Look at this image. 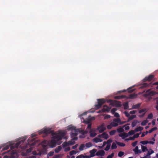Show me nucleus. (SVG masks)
Here are the masks:
<instances>
[{
	"label": "nucleus",
	"mask_w": 158,
	"mask_h": 158,
	"mask_svg": "<svg viewBox=\"0 0 158 158\" xmlns=\"http://www.w3.org/2000/svg\"><path fill=\"white\" fill-rule=\"evenodd\" d=\"M117 144L119 146L121 147H124L125 146V144L124 143H122L120 142H118L117 141H115Z\"/></svg>",
	"instance_id": "27"
},
{
	"label": "nucleus",
	"mask_w": 158,
	"mask_h": 158,
	"mask_svg": "<svg viewBox=\"0 0 158 158\" xmlns=\"http://www.w3.org/2000/svg\"><path fill=\"white\" fill-rule=\"evenodd\" d=\"M114 116L118 118L120 117L118 113L115 112L114 114Z\"/></svg>",
	"instance_id": "55"
},
{
	"label": "nucleus",
	"mask_w": 158,
	"mask_h": 158,
	"mask_svg": "<svg viewBox=\"0 0 158 158\" xmlns=\"http://www.w3.org/2000/svg\"><path fill=\"white\" fill-rule=\"evenodd\" d=\"M110 115H107L105 116L104 118H105V119H106L109 118H110Z\"/></svg>",
	"instance_id": "64"
},
{
	"label": "nucleus",
	"mask_w": 158,
	"mask_h": 158,
	"mask_svg": "<svg viewBox=\"0 0 158 158\" xmlns=\"http://www.w3.org/2000/svg\"><path fill=\"white\" fill-rule=\"evenodd\" d=\"M141 106V103H139L133 105L132 106V108L134 109H137L139 108Z\"/></svg>",
	"instance_id": "16"
},
{
	"label": "nucleus",
	"mask_w": 158,
	"mask_h": 158,
	"mask_svg": "<svg viewBox=\"0 0 158 158\" xmlns=\"http://www.w3.org/2000/svg\"><path fill=\"white\" fill-rule=\"evenodd\" d=\"M111 123L113 127H116L118 125V124L117 123L114 121L113 122H112Z\"/></svg>",
	"instance_id": "39"
},
{
	"label": "nucleus",
	"mask_w": 158,
	"mask_h": 158,
	"mask_svg": "<svg viewBox=\"0 0 158 158\" xmlns=\"http://www.w3.org/2000/svg\"><path fill=\"white\" fill-rule=\"evenodd\" d=\"M20 142H19L17 143H16L15 145V148H17L20 145Z\"/></svg>",
	"instance_id": "53"
},
{
	"label": "nucleus",
	"mask_w": 158,
	"mask_h": 158,
	"mask_svg": "<svg viewBox=\"0 0 158 158\" xmlns=\"http://www.w3.org/2000/svg\"><path fill=\"white\" fill-rule=\"evenodd\" d=\"M42 132L44 134H48L50 133L51 132V131L50 129H45L44 130L42 131Z\"/></svg>",
	"instance_id": "17"
},
{
	"label": "nucleus",
	"mask_w": 158,
	"mask_h": 158,
	"mask_svg": "<svg viewBox=\"0 0 158 158\" xmlns=\"http://www.w3.org/2000/svg\"><path fill=\"white\" fill-rule=\"evenodd\" d=\"M68 143L69 144V145H73V144H74V142H73L71 141H69L68 142Z\"/></svg>",
	"instance_id": "57"
},
{
	"label": "nucleus",
	"mask_w": 158,
	"mask_h": 158,
	"mask_svg": "<svg viewBox=\"0 0 158 158\" xmlns=\"http://www.w3.org/2000/svg\"><path fill=\"white\" fill-rule=\"evenodd\" d=\"M133 151H134L135 154H138V151H139L138 147L137 146H136L135 148L133 149Z\"/></svg>",
	"instance_id": "33"
},
{
	"label": "nucleus",
	"mask_w": 158,
	"mask_h": 158,
	"mask_svg": "<svg viewBox=\"0 0 158 158\" xmlns=\"http://www.w3.org/2000/svg\"><path fill=\"white\" fill-rule=\"evenodd\" d=\"M154 75H150L149 76L145 77L143 80V82L146 81H150L152 80L154 78Z\"/></svg>",
	"instance_id": "4"
},
{
	"label": "nucleus",
	"mask_w": 158,
	"mask_h": 158,
	"mask_svg": "<svg viewBox=\"0 0 158 158\" xmlns=\"http://www.w3.org/2000/svg\"><path fill=\"white\" fill-rule=\"evenodd\" d=\"M113 121L119 124V123L121 122V120L119 118H114L113 119Z\"/></svg>",
	"instance_id": "34"
},
{
	"label": "nucleus",
	"mask_w": 158,
	"mask_h": 158,
	"mask_svg": "<svg viewBox=\"0 0 158 158\" xmlns=\"http://www.w3.org/2000/svg\"><path fill=\"white\" fill-rule=\"evenodd\" d=\"M92 145L91 142H88L85 143V146L87 148H88L92 146Z\"/></svg>",
	"instance_id": "28"
},
{
	"label": "nucleus",
	"mask_w": 158,
	"mask_h": 158,
	"mask_svg": "<svg viewBox=\"0 0 158 158\" xmlns=\"http://www.w3.org/2000/svg\"><path fill=\"white\" fill-rule=\"evenodd\" d=\"M92 130H91L89 131V133H90V136L91 137H93L95 136L96 135V134L95 132H92Z\"/></svg>",
	"instance_id": "29"
},
{
	"label": "nucleus",
	"mask_w": 158,
	"mask_h": 158,
	"mask_svg": "<svg viewBox=\"0 0 158 158\" xmlns=\"http://www.w3.org/2000/svg\"><path fill=\"white\" fill-rule=\"evenodd\" d=\"M117 110V109L116 108H112L111 110V112L112 114H114V113H115V111Z\"/></svg>",
	"instance_id": "50"
},
{
	"label": "nucleus",
	"mask_w": 158,
	"mask_h": 158,
	"mask_svg": "<svg viewBox=\"0 0 158 158\" xmlns=\"http://www.w3.org/2000/svg\"><path fill=\"white\" fill-rule=\"evenodd\" d=\"M93 141L95 143H97L98 142H101L102 141V140L101 139L96 137L93 139Z\"/></svg>",
	"instance_id": "14"
},
{
	"label": "nucleus",
	"mask_w": 158,
	"mask_h": 158,
	"mask_svg": "<svg viewBox=\"0 0 158 158\" xmlns=\"http://www.w3.org/2000/svg\"><path fill=\"white\" fill-rule=\"evenodd\" d=\"M117 131L118 133H121L124 131V130L122 127L118 128L117 129Z\"/></svg>",
	"instance_id": "43"
},
{
	"label": "nucleus",
	"mask_w": 158,
	"mask_h": 158,
	"mask_svg": "<svg viewBox=\"0 0 158 158\" xmlns=\"http://www.w3.org/2000/svg\"><path fill=\"white\" fill-rule=\"evenodd\" d=\"M97 151V149H94L93 150H90L89 153L91 155V157H93L95 156V153Z\"/></svg>",
	"instance_id": "12"
},
{
	"label": "nucleus",
	"mask_w": 158,
	"mask_h": 158,
	"mask_svg": "<svg viewBox=\"0 0 158 158\" xmlns=\"http://www.w3.org/2000/svg\"><path fill=\"white\" fill-rule=\"evenodd\" d=\"M148 110L146 108H144L142 109H141L139 110V113H145V114L147 111Z\"/></svg>",
	"instance_id": "24"
},
{
	"label": "nucleus",
	"mask_w": 158,
	"mask_h": 158,
	"mask_svg": "<svg viewBox=\"0 0 158 158\" xmlns=\"http://www.w3.org/2000/svg\"><path fill=\"white\" fill-rule=\"evenodd\" d=\"M137 97V95L135 94L129 95V98L130 99H134L136 98Z\"/></svg>",
	"instance_id": "20"
},
{
	"label": "nucleus",
	"mask_w": 158,
	"mask_h": 158,
	"mask_svg": "<svg viewBox=\"0 0 158 158\" xmlns=\"http://www.w3.org/2000/svg\"><path fill=\"white\" fill-rule=\"evenodd\" d=\"M123 105L125 109H127L128 108V102H126L124 103Z\"/></svg>",
	"instance_id": "30"
},
{
	"label": "nucleus",
	"mask_w": 158,
	"mask_h": 158,
	"mask_svg": "<svg viewBox=\"0 0 158 158\" xmlns=\"http://www.w3.org/2000/svg\"><path fill=\"white\" fill-rule=\"evenodd\" d=\"M63 136H61L60 135H56L53 137V139H54L56 140L58 142L59 141L62 140Z\"/></svg>",
	"instance_id": "8"
},
{
	"label": "nucleus",
	"mask_w": 158,
	"mask_h": 158,
	"mask_svg": "<svg viewBox=\"0 0 158 158\" xmlns=\"http://www.w3.org/2000/svg\"><path fill=\"white\" fill-rule=\"evenodd\" d=\"M98 137H101L105 138L106 139H108L109 137L108 135L106 133L104 132L103 133L102 135H99L98 136Z\"/></svg>",
	"instance_id": "11"
},
{
	"label": "nucleus",
	"mask_w": 158,
	"mask_h": 158,
	"mask_svg": "<svg viewBox=\"0 0 158 158\" xmlns=\"http://www.w3.org/2000/svg\"><path fill=\"white\" fill-rule=\"evenodd\" d=\"M71 129L72 130H73L74 131V132H73L72 131L71 134V137H73L76 136L78 135V133L77 132V130L76 129V128L74 127H72L71 128Z\"/></svg>",
	"instance_id": "6"
},
{
	"label": "nucleus",
	"mask_w": 158,
	"mask_h": 158,
	"mask_svg": "<svg viewBox=\"0 0 158 158\" xmlns=\"http://www.w3.org/2000/svg\"><path fill=\"white\" fill-rule=\"evenodd\" d=\"M151 85V83L148 84L147 83H143L141 86V88H143L146 87L148 86H149Z\"/></svg>",
	"instance_id": "23"
},
{
	"label": "nucleus",
	"mask_w": 158,
	"mask_h": 158,
	"mask_svg": "<svg viewBox=\"0 0 158 158\" xmlns=\"http://www.w3.org/2000/svg\"><path fill=\"white\" fill-rule=\"evenodd\" d=\"M114 156V153H112L110 155H108L106 158H112Z\"/></svg>",
	"instance_id": "52"
},
{
	"label": "nucleus",
	"mask_w": 158,
	"mask_h": 158,
	"mask_svg": "<svg viewBox=\"0 0 158 158\" xmlns=\"http://www.w3.org/2000/svg\"><path fill=\"white\" fill-rule=\"evenodd\" d=\"M57 143V142L54 139H52L50 142L51 147L52 148L55 147Z\"/></svg>",
	"instance_id": "7"
},
{
	"label": "nucleus",
	"mask_w": 158,
	"mask_h": 158,
	"mask_svg": "<svg viewBox=\"0 0 158 158\" xmlns=\"http://www.w3.org/2000/svg\"><path fill=\"white\" fill-rule=\"evenodd\" d=\"M98 104L95 105V106L98 109L101 108L102 105L106 102V100L104 99H98Z\"/></svg>",
	"instance_id": "1"
},
{
	"label": "nucleus",
	"mask_w": 158,
	"mask_h": 158,
	"mask_svg": "<svg viewBox=\"0 0 158 158\" xmlns=\"http://www.w3.org/2000/svg\"><path fill=\"white\" fill-rule=\"evenodd\" d=\"M110 109V107H109L105 105L103 106V108L102 109V112H109Z\"/></svg>",
	"instance_id": "10"
},
{
	"label": "nucleus",
	"mask_w": 158,
	"mask_h": 158,
	"mask_svg": "<svg viewBox=\"0 0 158 158\" xmlns=\"http://www.w3.org/2000/svg\"><path fill=\"white\" fill-rule=\"evenodd\" d=\"M140 143L143 145H145L148 143V141H141L140 142Z\"/></svg>",
	"instance_id": "48"
},
{
	"label": "nucleus",
	"mask_w": 158,
	"mask_h": 158,
	"mask_svg": "<svg viewBox=\"0 0 158 158\" xmlns=\"http://www.w3.org/2000/svg\"><path fill=\"white\" fill-rule=\"evenodd\" d=\"M136 112V110H131L130 112V114H135Z\"/></svg>",
	"instance_id": "63"
},
{
	"label": "nucleus",
	"mask_w": 158,
	"mask_h": 158,
	"mask_svg": "<svg viewBox=\"0 0 158 158\" xmlns=\"http://www.w3.org/2000/svg\"><path fill=\"white\" fill-rule=\"evenodd\" d=\"M136 117V115H132L131 116H129L128 119V122H129L132 120L133 119L135 118Z\"/></svg>",
	"instance_id": "31"
},
{
	"label": "nucleus",
	"mask_w": 158,
	"mask_h": 158,
	"mask_svg": "<svg viewBox=\"0 0 158 158\" xmlns=\"http://www.w3.org/2000/svg\"><path fill=\"white\" fill-rule=\"evenodd\" d=\"M121 106L122 105L120 102L116 101L115 106L117 107H121Z\"/></svg>",
	"instance_id": "21"
},
{
	"label": "nucleus",
	"mask_w": 158,
	"mask_h": 158,
	"mask_svg": "<svg viewBox=\"0 0 158 158\" xmlns=\"http://www.w3.org/2000/svg\"><path fill=\"white\" fill-rule=\"evenodd\" d=\"M91 126H92V125H91V124H89L87 126V129H90V130H91Z\"/></svg>",
	"instance_id": "60"
},
{
	"label": "nucleus",
	"mask_w": 158,
	"mask_h": 158,
	"mask_svg": "<svg viewBox=\"0 0 158 158\" xmlns=\"http://www.w3.org/2000/svg\"><path fill=\"white\" fill-rule=\"evenodd\" d=\"M124 113L127 117H129L130 116V114L127 111H124Z\"/></svg>",
	"instance_id": "54"
},
{
	"label": "nucleus",
	"mask_w": 158,
	"mask_h": 158,
	"mask_svg": "<svg viewBox=\"0 0 158 158\" xmlns=\"http://www.w3.org/2000/svg\"><path fill=\"white\" fill-rule=\"evenodd\" d=\"M138 122L137 120L134 121H133L132 123H131V126L132 127H135L137 123Z\"/></svg>",
	"instance_id": "40"
},
{
	"label": "nucleus",
	"mask_w": 158,
	"mask_h": 158,
	"mask_svg": "<svg viewBox=\"0 0 158 158\" xmlns=\"http://www.w3.org/2000/svg\"><path fill=\"white\" fill-rule=\"evenodd\" d=\"M116 144V143L113 142L111 147V150H113L117 148V146Z\"/></svg>",
	"instance_id": "15"
},
{
	"label": "nucleus",
	"mask_w": 158,
	"mask_h": 158,
	"mask_svg": "<svg viewBox=\"0 0 158 158\" xmlns=\"http://www.w3.org/2000/svg\"><path fill=\"white\" fill-rule=\"evenodd\" d=\"M112 141L113 140L111 139H109L106 141L107 145L104 149L106 151H108L110 149L111 146V143L112 142Z\"/></svg>",
	"instance_id": "5"
},
{
	"label": "nucleus",
	"mask_w": 158,
	"mask_h": 158,
	"mask_svg": "<svg viewBox=\"0 0 158 158\" xmlns=\"http://www.w3.org/2000/svg\"><path fill=\"white\" fill-rule=\"evenodd\" d=\"M157 129V128L156 127H153L149 131V133H151L153 131L156 130Z\"/></svg>",
	"instance_id": "45"
},
{
	"label": "nucleus",
	"mask_w": 158,
	"mask_h": 158,
	"mask_svg": "<svg viewBox=\"0 0 158 158\" xmlns=\"http://www.w3.org/2000/svg\"><path fill=\"white\" fill-rule=\"evenodd\" d=\"M148 122V121L147 120H143L142 122L141 125L143 126H145Z\"/></svg>",
	"instance_id": "35"
},
{
	"label": "nucleus",
	"mask_w": 158,
	"mask_h": 158,
	"mask_svg": "<svg viewBox=\"0 0 158 158\" xmlns=\"http://www.w3.org/2000/svg\"><path fill=\"white\" fill-rule=\"evenodd\" d=\"M125 97V96L122 95L121 96H117L114 97V98L117 99H121L122 98H124Z\"/></svg>",
	"instance_id": "19"
},
{
	"label": "nucleus",
	"mask_w": 158,
	"mask_h": 158,
	"mask_svg": "<svg viewBox=\"0 0 158 158\" xmlns=\"http://www.w3.org/2000/svg\"><path fill=\"white\" fill-rule=\"evenodd\" d=\"M112 127H113L111 125V123H110V124L108 125L107 126V128L108 129H111Z\"/></svg>",
	"instance_id": "59"
},
{
	"label": "nucleus",
	"mask_w": 158,
	"mask_h": 158,
	"mask_svg": "<svg viewBox=\"0 0 158 158\" xmlns=\"http://www.w3.org/2000/svg\"><path fill=\"white\" fill-rule=\"evenodd\" d=\"M119 136L122 137L123 139L124 138H126L128 136V135L125 132L119 134Z\"/></svg>",
	"instance_id": "13"
},
{
	"label": "nucleus",
	"mask_w": 158,
	"mask_h": 158,
	"mask_svg": "<svg viewBox=\"0 0 158 158\" xmlns=\"http://www.w3.org/2000/svg\"><path fill=\"white\" fill-rule=\"evenodd\" d=\"M153 117V114L152 113H150L149 114L148 116V118L150 119L152 118Z\"/></svg>",
	"instance_id": "47"
},
{
	"label": "nucleus",
	"mask_w": 158,
	"mask_h": 158,
	"mask_svg": "<svg viewBox=\"0 0 158 158\" xmlns=\"http://www.w3.org/2000/svg\"><path fill=\"white\" fill-rule=\"evenodd\" d=\"M124 154V152L120 151L118 152V156L119 157H121L122 156H123Z\"/></svg>",
	"instance_id": "38"
},
{
	"label": "nucleus",
	"mask_w": 158,
	"mask_h": 158,
	"mask_svg": "<svg viewBox=\"0 0 158 158\" xmlns=\"http://www.w3.org/2000/svg\"><path fill=\"white\" fill-rule=\"evenodd\" d=\"M17 153V151L15 150H14L11 152V154L12 155H14L16 154Z\"/></svg>",
	"instance_id": "56"
},
{
	"label": "nucleus",
	"mask_w": 158,
	"mask_h": 158,
	"mask_svg": "<svg viewBox=\"0 0 158 158\" xmlns=\"http://www.w3.org/2000/svg\"><path fill=\"white\" fill-rule=\"evenodd\" d=\"M155 94V92L153 91H150V90H148L144 94V96L146 97H151L154 95Z\"/></svg>",
	"instance_id": "3"
},
{
	"label": "nucleus",
	"mask_w": 158,
	"mask_h": 158,
	"mask_svg": "<svg viewBox=\"0 0 158 158\" xmlns=\"http://www.w3.org/2000/svg\"><path fill=\"white\" fill-rule=\"evenodd\" d=\"M54 153L53 151L50 152L47 155V157L49 158V156H52Z\"/></svg>",
	"instance_id": "37"
},
{
	"label": "nucleus",
	"mask_w": 158,
	"mask_h": 158,
	"mask_svg": "<svg viewBox=\"0 0 158 158\" xmlns=\"http://www.w3.org/2000/svg\"><path fill=\"white\" fill-rule=\"evenodd\" d=\"M105 124L102 123L100 126L98 127L97 130L98 131L99 133L102 132L106 129V128L105 127Z\"/></svg>",
	"instance_id": "2"
},
{
	"label": "nucleus",
	"mask_w": 158,
	"mask_h": 158,
	"mask_svg": "<svg viewBox=\"0 0 158 158\" xmlns=\"http://www.w3.org/2000/svg\"><path fill=\"white\" fill-rule=\"evenodd\" d=\"M143 128L141 127H139L135 129V132H137L139 131H141L143 130Z\"/></svg>",
	"instance_id": "26"
},
{
	"label": "nucleus",
	"mask_w": 158,
	"mask_h": 158,
	"mask_svg": "<svg viewBox=\"0 0 158 158\" xmlns=\"http://www.w3.org/2000/svg\"><path fill=\"white\" fill-rule=\"evenodd\" d=\"M116 101V100L112 101L111 100H109L108 102H110V104L111 105L113 106H115Z\"/></svg>",
	"instance_id": "22"
},
{
	"label": "nucleus",
	"mask_w": 158,
	"mask_h": 158,
	"mask_svg": "<svg viewBox=\"0 0 158 158\" xmlns=\"http://www.w3.org/2000/svg\"><path fill=\"white\" fill-rule=\"evenodd\" d=\"M135 90V89H132L131 87H130L128 88L127 90L128 93H131L133 92Z\"/></svg>",
	"instance_id": "44"
},
{
	"label": "nucleus",
	"mask_w": 158,
	"mask_h": 158,
	"mask_svg": "<svg viewBox=\"0 0 158 158\" xmlns=\"http://www.w3.org/2000/svg\"><path fill=\"white\" fill-rule=\"evenodd\" d=\"M141 148L142 151L143 152H145L146 151L148 150L146 147L143 145H142Z\"/></svg>",
	"instance_id": "36"
},
{
	"label": "nucleus",
	"mask_w": 158,
	"mask_h": 158,
	"mask_svg": "<svg viewBox=\"0 0 158 158\" xmlns=\"http://www.w3.org/2000/svg\"><path fill=\"white\" fill-rule=\"evenodd\" d=\"M134 138L135 139V138H137L139 136V134L137 133L136 134L134 135Z\"/></svg>",
	"instance_id": "62"
},
{
	"label": "nucleus",
	"mask_w": 158,
	"mask_h": 158,
	"mask_svg": "<svg viewBox=\"0 0 158 158\" xmlns=\"http://www.w3.org/2000/svg\"><path fill=\"white\" fill-rule=\"evenodd\" d=\"M154 151L152 150L151 149V151H148V153L146 156L143 157H141V158H146L147 157V156H149Z\"/></svg>",
	"instance_id": "18"
},
{
	"label": "nucleus",
	"mask_w": 158,
	"mask_h": 158,
	"mask_svg": "<svg viewBox=\"0 0 158 158\" xmlns=\"http://www.w3.org/2000/svg\"><path fill=\"white\" fill-rule=\"evenodd\" d=\"M135 139V138H134V136H133L132 137H130L128 139H126V140H134Z\"/></svg>",
	"instance_id": "61"
},
{
	"label": "nucleus",
	"mask_w": 158,
	"mask_h": 158,
	"mask_svg": "<svg viewBox=\"0 0 158 158\" xmlns=\"http://www.w3.org/2000/svg\"><path fill=\"white\" fill-rule=\"evenodd\" d=\"M137 141H135V142L132 143L131 145L135 147L137 145Z\"/></svg>",
	"instance_id": "58"
},
{
	"label": "nucleus",
	"mask_w": 158,
	"mask_h": 158,
	"mask_svg": "<svg viewBox=\"0 0 158 158\" xmlns=\"http://www.w3.org/2000/svg\"><path fill=\"white\" fill-rule=\"evenodd\" d=\"M9 148V145H6V146L2 148V151L6 150L8 149Z\"/></svg>",
	"instance_id": "51"
},
{
	"label": "nucleus",
	"mask_w": 158,
	"mask_h": 158,
	"mask_svg": "<svg viewBox=\"0 0 158 158\" xmlns=\"http://www.w3.org/2000/svg\"><path fill=\"white\" fill-rule=\"evenodd\" d=\"M76 153V152L74 150H72L70 151L69 152V154L70 156L73 155L74 154H75Z\"/></svg>",
	"instance_id": "49"
},
{
	"label": "nucleus",
	"mask_w": 158,
	"mask_h": 158,
	"mask_svg": "<svg viewBox=\"0 0 158 158\" xmlns=\"http://www.w3.org/2000/svg\"><path fill=\"white\" fill-rule=\"evenodd\" d=\"M116 131L115 130H113L111 131L110 133V135H113L116 133Z\"/></svg>",
	"instance_id": "41"
},
{
	"label": "nucleus",
	"mask_w": 158,
	"mask_h": 158,
	"mask_svg": "<svg viewBox=\"0 0 158 158\" xmlns=\"http://www.w3.org/2000/svg\"><path fill=\"white\" fill-rule=\"evenodd\" d=\"M105 154V152L103 150H100L98 151L96 154V155L97 156H103Z\"/></svg>",
	"instance_id": "9"
},
{
	"label": "nucleus",
	"mask_w": 158,
	"mask_h": 158,
	"mask_svg": "<svg viewBox=\"0 0 158 158\" xmlns=\"http://www.w3.org/2000/svg\"><path fill=\"white\" fill-rule=\"evenodd\" d=\"M85 147V145L84 144H81L79 147V150L80 151H82L83 150Z\"/></svg>",
	"instance_id": "32"
},
{
	"label": "nucleus",
	"mask_w": 158,
	"mask_h": 158,
	"mask_svg": "<svg viewBox=\"0 0 158 158\" xmlns=\"http://www.w3.org/2000/svg\"><path fill=\"white\" fill-rule=\"evenodd\" d=\"M62 146L63 148L65 147L69 146L68 142H65L63 143L62 144Z\"/></svg>",
	"instance_id": "42"
},
{
	"label": "nucleus",
	"mask_w": 158,
	"mask_h": 158,
	"mask_svg": "<svg viewBox=\"0 0 158 158\" xmlns=\"http://www.w3.org/2000/svg\"><path fill=\"white\" fill-rule=\"evenodd\" d=\"M135 132V130H131L129 131L128 134L129 135H133Z\"/></svg>",
	"instance_id": "46"
},
{
	"label": "nucleus",
	"mask_w": 158,
	"mask_h": 158,
	"mask_svg": "<svg viewBox=\"0 0 158 158\" xmlns=\"http://www.w3.org/2000/svg\"><path fill=\"white\" fill-rule=\"evenodd\" d=\"M62 148L61 146H59L56 148L55 149V151L56 153H57L59 152L61 149Z\"/></svg>",
	"instance_id": "25"
}]
</instances>
